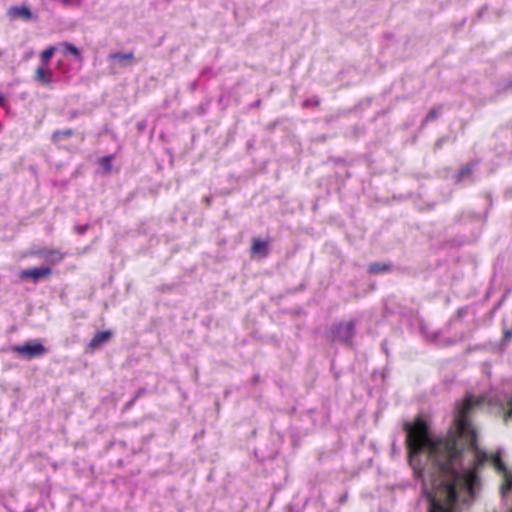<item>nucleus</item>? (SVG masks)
Here are the masks:
<instances>
[{
	"mask_svg": "<svg viewBox=\"0 0 512 512\" xmlns=\"http://www.w3.org/2000/svg\"><path fill=\"white\" fill-rule=\"evenodd\" d=\"M409 464L422 482L426 512H463L477 498V470L489 459L477 441H406Z\"/></svg>",
	"mask_w": 512,
	"mask_h": 512,
	"instance_id": "obj_1",
	"label": "nucleus"
},
{
	"mask_svg": "<svg viewBox=\"0 0 512 512\" xmlns=\"http://www.w3.org/2000/svg\"><path fill=\"white\" fill-rule=\"evenodd\" d=\"M356 334L355 321L335 323L330 328V338L332 342H338L344 345H351Z\"/></svg>",
	"mask_w": 512,
	"mask_h": 512,
	"instance_id": "obj_2",
	"label": "nucleus"
},
{
	"mask_svg": "<svg viewBox=\"0 0 512 512\" xmlns=\"http://www.w3.org/2000/svg\"><path fill=\"white\" fill-rule=\"evenodd\" d=\"M11 350L26 360L41 357L47 352L46 347L39 341H27L22 345L13 346Z\"/></svg>",
	"mask_w": 512,
	"mask_h": 512,
	"instance_id": "obj_3",
	"label": "nucleus"
},
{
	"mask_svg": "<svg viewBox=\"0 0 512 512\" xmlns=\"http://www.w3.org/2000/svg\"><path fill=\"white\" fill-rule=\"evenodd\" d=\"M52 273L51 268L49 267H34L30 269H25L20 272V278L31 279L33 282H38L40 279L49 276Z\"/></svg>",
	"mask_w": 512,
	"mask_h": 512,
	"instance_id": "obj_4",
	"label": "nucleus"
},
{
	"mask_svg": "<svg viewBox=\"0 0 512 512\" xmlns=\"http://www.w3.org/2000/svg\"><path fill=\"white\" fill-rule=\"evenodd\" d=\"M108 59L115 65L127 67L131 66L134 63V54L133 52H114L109 54Z\"/></svg>",
	"mask_w": 512,
	"mask_h": 512,
	"instance_id": "obj_5",
	"label": "nucleus"
},
{
	"mask_svg": "<svg viewBox=\"0 0 512 512\" xmlns=\"http://www.w3.org/2000/svg\"><path fill=\"white\" fill-rule=\"evenodd\" d=\"M34 79L43 86H49L53 82V72L40 66L36 69Z\"/></svg>",
	"mask_w": 512,
	"mask_h": 512,
	"instance_id": "obj_6",
	"label": "nucleus"
},
{
	"mask_svg": "<svg viewBox=\"0 0 512 512\" xmlns=\"http://www.w3.org/2000/svg\"><path fill=\"white\" fill-rule=\"evenodd\" d=\"M112 336L110 331L97 332L89 343V347L94 350L105 344Z\"/></svg>",
	"mask_w": 512,
	"mask_h": 512,
	"instance_id": "obj_7",
	"label": "nucleus"
},
{
	"mask_svg": "<svg viewBox=\"0 0 512 512\" xmlns=\"http://www.w3.org/2000/svg\"><path fill=\"white\" fill-rule=\"evenodd\" d=\"M9 15L13 18L21 17L26 20L31 19L32 13L30 9L26 6H13L9 9Z\"/></svg>",
	"mask_w": 512,
	"mask_h": 512,
	"instance_id": "obj_8",
	"label": "nucleus"
},
{
	"mask_svg": "<svg viewBox=\"0 0 512 512\" xmlns=\"http://www.w3.org/2000/svg\"><path fill=\"white\" fill-rule=\"evenodd\" d=\"M60 48L62 49V52L65 55L70 54L74 56L76 60H82L81 52L74 44L69 42H63L60 44Z\"/></svg>",
	"mask_w": 512,
	"mask_h": 512,
	"instance_id": "obj_9",
	"label": "nucleus"
},
{
	"mask_svg": "<svg viewBox=\"0 0 512 512\" xmlns=\"http://www.w3.org/2000/svg\"><path fill=\"white\" fill-rule=\"evenodd\" d=\"M74 135V131L70 128L64 130H57L53 132L51 141L55 145H59L61 140L68 139Z\"/></svg>",
	"mask_w": 512,
	"mask_h": 512,
	"instance_id": "obj_10",
	"label": "nucleus"
},
{
	"mask_svg": "<svg viewBox=\"0 0 512 512\" xmlns=\"http://www.w3.org/2000/svg\"><path fill=\"white\" fill-rule=\"evenodd\" d=\"M251 250L253 254L266 256L268 253V243L260 239H254Z\"/></svg>",
	"mask_w": 512,
	"mask_h": 512,
	"instance_id": "obj_11",
	"label": "nucleus"
},
{
	"mask_svg": "<svg viewBox=\"0 0 512 512\" xmlns=\"http://www.w3.org/2000/svg\"><path fill=\"white\" fill-rule=\"evenodd\" d=\"M64 255L60 250L57 249H49L48 255L46 256V261L50 264H56L63 260Z\"/></svg>",
	"mask_w": 512,
	"mask_h": 512,
	"instance_id": "obj_12",
	"label": "nucleus"
},
{
	"mask_svg": "<svg viewBox=\"0 0 512 512\" xmlns=\"http://www.w3.org/2000/svg\"><path fill=\"white\" fill-rule=\"evenodd\" d=\"M389 270V266L387 264H382V263H372L369 268H368V272L370 274H379V273H383V272H386Z\"/></svg>",
	"mask_w": 512,
	"mask_h": 512,
	"instance_id": "obj_13",
	"label": "nucleus"
},
{
	"mask_svg": "<svg viewBox=\"0 0 512 512\" xmlns=\"http://www.w3.org/2000/svg\"><path fill=\"white\" fill-rule=\"evenodd\" d=\"M55 50H56V47L54 46H50L48 48H46L42 53H41V62H42V66L46 65L50 59L53 57L54 53H55Z\"/></svg>",
	"mask_w": 512,
	"mask_h": 512,
	"instance_id": "obj_14",
	"label": "nucleus"
},
{
	"mask_svg": "<svg viewBox=\"0 0 512 512\" xmlns=\"http://www.w3.org/2000/svg\"><path fill=\"white\" fill-rule=\"evenodd\" d=\"M114 159L113 155L104 156L99 160V164L104 169L106 173H110L112 170V161Z\"/></svg>",
	"mask_w": 512,
	"mask_h": 512,
	"instance_id": "obj_15",
	"label": "nucleus"
},
{
	"mask_svg": "<svg viewBox=\"0 0 512 512\" xmlns=\"http://www.w3.org/2000/svg\"><path fill=\"white\" fill-rule=\"evenodd\" d=\"M475 166V164H467L466 166L462 167L457 175H456V178H457V181H462L463 179H465L468 175H470V173L472 172V169L473 167Z\"/></svg>",
	"mask_w": 512,
	"mask_h": 512,
	"instance_id": "obj_16",
	"label": "nucleus"
},
{
	"mask_svg": "<svg viewBox=\"0 0 512 512\" xmlns=\"http://www.w3.org/2000/svg\"><path fill=\"white\" fill-rule=\"evenodd\" d=\"M440 111H441V106L440 107H434L432 108L428 114L426 115V117L424 118L423 120V123L422 125L424 124H427L431 121H434L438 118L439 114H440Z\"/></svg>",
	"mask_w": 512,
	"mask_h": 512,
	"instance_id": "obj_17",
	"label": "nucleus"
},
{
	"mask_svg": "<svg viewBox=\"0 0 512 512\" xmlns=\"http://www.w3.org/2000/svg\"><path fill=\"white\" fill-rule=\"evenodd\" d=\"M492 462L497 467V469H499L500 471H503L507 475L506 467L501 460L500 452L497 453L496 455L492 456Z\"/></svg>",
	"mask_w": 512,
	"mask_h": 512,
	"instance_id": "obj_18",
	"label": "nucleus"
},
{
	"mask_svg": "<svg viewBox=\"0 0 512 512\" xmlns=\"http://www.w3.org/2000/svg\"><path fill=\"white\" fill-rule=\"evenodd\" d=\"M48 251L49 249H38V250H34L32 253L40 258H43L46 260V256L48 255Z\"/></svg>",
	"mask_w": 512,
	"mask_h": 512,
	"instance_id": "obj_19",
	"label": "nucleus"
},
{
	"mask_svg": "<svg viewBox=\"0 0 512 512\" xmlns=\"http://www.w3.org/2000/svg\"><path fill=\"white\" fill-rule=\"evenodd\" d=\"M89 228V225L88 224H84V225H76L74 227L75 231L79 234V235H83Z\"/></svg>",
	"mask_w": 512,
	"mask_h": 512,
	"instance_id": "obj_20",
	"label": "nucleus"
},
{
	"mask_svg": "<svg viewBox=\"0 0 512 512\" xmlns=\"http://www.w3.org/2000/svg\"><path fill=\"white\" fill-rule=\"evenodd\" d=\"M512 337V329H507L504 331V336H503V345H508V341L509 339Z\"/></svg>",
	"mask_w": 512,
	"mask_h": 512,
	"instance_id": "obj_21",
	"label": "nucleus"
},
{
	"mask_svg": "<svg viewBox=\"0 0 512 512\" xmlns=\"http://www.w3.org/2000/svg\"><path fill=\"white\" fill-rule=\"evenodd\" d=\"M467 314V308L466 307H461L457 310L456 312V315H455V318H462L464 315Z\"/></svg>",
	"mask_w": 512,
	"mask_h": 512,
	"instance_id": "obj_22",
	"label": "nucleus"
},
{
	"mask_svg": "<svg viewBox=\"0 0 512 512\" xmlns=\"http://www.w3.org/2000/svg\"><path fill=\"white\" fill-rule=\"evenodd\" d=\"M311 104H313V105L317 106V105H319V100H318V99H315V100H313V101H312V100H305V101H304V106H309V105H311Z\"/></svg>",
	"mask_w": 512,
	"mask_h": 512,
	"instance_id": "obj_23",
	"label": "nucleus"
},
{
	"mask_svg": "<svg viewBox=\"0 0 512 512\" xmlns=\"http://www.w3.org/2000/svg\"><path fill=\"white\" fill-rule=\"evenodd\" d=\"M61 2H62L65 6H69V5H72L73 0H61Z\"/></svg>",
	"mask_w": 512,
	"mask_h": 512,
	"instance_id": "obj_24",
	"label": "nucleus"
},
{
	"mask_svg": "<svg viewBox=\"0 0 512 512\" xmlns=\"http://www.w3.org/2000/svg\"><path fill=\"white\" fill-rule=\"evenodd\" d=\"M505 195L506 197H511L512 196V187L511 188H508L505 192Z\"/></svg>",
	"mask_w": 512,
	"mask_h": 512,
	"instance_id": "obj_25",
	"label": "nucleus"
},
{
	"mask_svg": "<svg viewBox=\"0 0 512 512\" xmlns=\"http://www.w3.org/2000/svg\"><path fill=\"white\" fill-rule=\"evenodd\" d=\"M4 102H5V98L3 96V94L0 93V105H4Z\"/></svg>",
	"mask_w": 512,
	"mask_h": 512,
	"instance_id": "obj_26",
	"label": "nucleus"
},
{
	"mask_svg": "<svg viewBox=\"0 0 512 512\" xmlns=\"http://www.w3.org/2000/svg\"><path fill=\"white\" fill-rule=\"evenodd\" d=\"M204 201L206 202L207 205H210L211 198L210 197H204Z\"/></svg>",
	"mask_w": 512,
	"mask_h": 512,
	"instance_id": "obj_27",
	"label": "nucleus"
},
{
	"mask_svg": "<svg viewBox=\"0 0 512 512\" xmlns=\"http://www.w3.org/2000/svg\"><path fill=\"white\" fill-rule=\"evenodd\" d=\"M441 145H442V140H438V141L436 142V146H437V147H441Z\"/></svg>",
	"mask_w": 512,
	"mask_h": 512,
	"instance_id": "obj_28",
	"label": "nucleus"
},
{
	"mask_svg": "<svg viewBox=\"0 0 512 512\" xmlns=\"http://www.w3.org/2000/svg\"><path fill=\"white\" fill-rule=\"evenodd\" d=\"M140 393H141V392L139 391V392H138V394L136 395V397H135V398H133L129 404H132L133 402H135V399L139 396V394H140Z\"/></svg>",
	"mask_w": 512,
	"mask_h": 512,
	"instance_id": "obj_29",
	"label": "nucleus"
},
{
	"mask_svg": "<svg viewBox=\"0 0 512 512\" xmlns=\"http://www.w3.org/2000/svg\"><path fill=\"white\" fill-rule=\"evenodd\" d=\"M382 348L385 351V353L387 354V349H386L385 343L382 344Z\"/></svg>",
	"mask_w": 512,
	"mask_h": 512,
	"instance_id": "obj_30",
	"label": "nucleus"
},
{
	"mask_svg": "<svg viewBox=\"0 0 512 512\" xmlns=\"http://www.w3.org/2000/svg\"><path fill=\"white\" fill-rule=\"evenodd\" d=\"M2 55H3V52H2V50L0 49V57H2Z\"/></svg>",
	"mask_w": 512,
	"mask_h": 512,
	"instance_id": "obj_31",
	"label": "nucleus"
}]
</instances>
